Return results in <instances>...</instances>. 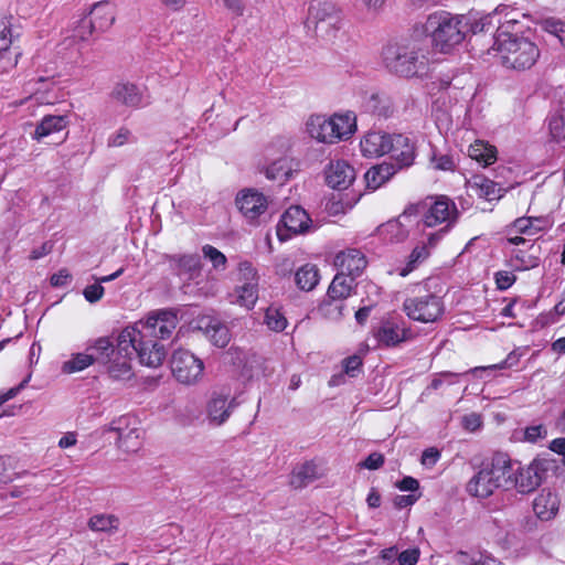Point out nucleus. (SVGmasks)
<instances>
[{
    "instance_id": "nucleus-1",
    "label": "nucleus",
    "mask_w": 565,
    "mask_h": 565,
    "mask_svg": "<svg viewBox=\"0 0 565 565\" xmlns=\"http://www.w3.org/2000/svg\"><path fill=\"white\" fill-rule=\"evenodd\" d=\"M382 61L391 73L404 78L418 76L427 68L426 52L415 39L387 43L382 50Z\"/></svg>"
},
{
    "instance_id": "nucleus-2",
    "label": "nucleus",
    "mask_w": 565,
    "mask_h": 565,
    "mask_svg": "<svg viewBox=\"0 0 565 565\" xmlns=\"http://www.w3.org/2000/svg\"><path fill=\"white\" fill-rule=\"evenodd\" d=\"M424 30L433 45L447 53L465 40L469 31V19L462 14L438 11L428 15Z\"/></svg>"
},
{
    "instance_id": "nucleus-3",
    "label": "nucleus",
    "mask_w": 565,
    "mask_h": 565,
    "mask_svg": "<svg viewBox=\"0 0 565 565\" xmlns=\"http://www.w3.org/2000/svg\"><path fill=\"white\" fill-rule=\"evenodd\" d=\"M491 49L504 67L514 71L530 70L541 55L533 41L508 32H498Z\"/></svg>"
},
{
    "instance_id": "nucleus-4",
    "label": "nucleus",
    "mask_w": 565,
    "mask_h": 565,
    "mask_svg": "<svg viewBox=\"0 0 565 565\" xmlns=\"http://www.w3.org/2000/svg\"><path fill=\"white\" fill-rule=\"evenodd\" d=\"M311 138L323 143H334L350 137L355 130V118L351 114L312 115L306 124Z\"/></svg>"
},
{
    "instance_id": "nucleus-5",
    "label": "nucleus",
    "mask_w": 565,
    "mask_h": 565,
    "mask_svg": "<svg viewBox=\"0 0 565 565\" xmlns=\"http://www.w3.org/2000/svg\"><path fill=\"white\" fill-rule=\"evenodd\" d=\"M139 333L132 328H125L116 339V351L107 361V372L115 381H129L134 376L131 361L134 341Z\"/></svg>"
},
{
    "instance_id": "nucleus-6",
    "label": "nucleus",
    "mask_w": 565,
    "mask_h": 565,
    "mask_svg": "<svg viewBox=\"0 0 565 565\" xmlns=\"http://www.w3.org/2000/svg\"><path fill=\"white\" fill-rule=\"evenodd\" d=\"M307 25L313 30L317 38L332 42L342 26L341 11L332 2H318L309 9Z\"/></svg>"
},
{
    "instance_id": "nucleus-7",
    "label": "nucleus",
    "mask_w": 565,
    "mask_h": 565,
    "mask_svg": "<svg viewBox=\"0 0 565 565\" xmlns=\"http://www.w3.org/2000/svg\"><path fill=\"white\" fill-rule=\"evenodd\" d=\"M412 206L417 207L416 215H422V220L427 227L444 224L441 228L450 230L459 216L455 202L445 195L429 196Z\"/></svg>"
},
{
    "instance_id": "nucleus-8",
    "label": "nucleus",
    "mask_w": 565,
    "mask_h": 565,
    "mask_svg": "<svg viewBox=\"0 0 565 565\" xmlns=\"http://www.w3.org/2000/svg\"><path fill=\"white\" fill-rule=\"evenodd\" d=\"M404 310L412 320L430 323L439 320L445 306L441 298L428 290L418 289V292L404 301Z\"/></svg>"
},
{
    "instance_id": "nucleus-9",
    "label": "nucleus",
    "mask_w": 565,
    "mask_h": 565,
    "mask_svg": "<svg viewBox=\"0 0 565 565\" xmlns=\"http://www.w3.org/2000/svg\"><path fill=\"white\" fill-rule=\"evenodd\" d=\"M177 326V315L171 310L163 309L149 313L145 320H139L128 328H132L139 333V337H136L138 340L141 339V335L166 340L172 335Z\"/></svg>"
},
{
    "instance_id": "nucleus-10",
    "label": "nucleus",
    "mask_w": 565,
    "mask_h": 565,
    "mask_svg": "<svg viewBox=\"0 0 565 565\" xmlns=\"http://www.w3.org/2000/svg\"><path fill=\"white\" fill-rule=\"evenodd\" d=\"M355 278L337 274L332 279L327 298L320 306L321 311L329 319H339L343 316V300L349 298L355 288Z\"/></svg>"
},
{
    "instance_id": "nucleus-11",
    "label": "nucleus",
    "mask_w": 565,
    "mask_h": 565,
    "mask_svg": "<svg viewBox=\"0 0 565 565\" xmlns=\"http://www.w3.org/2000/svg\"><path fill=\"white\" fill-rule=\"evenodd\" d=\"M170 366L173 376L182 384L193 385L203 377V361L189 350H175L172 353Z\"/></svg>"
},
{
    "instance_id": "nucleus-12",
    "label": "nucleus",
    "mask_w": 565,
    "mask_h": 565,
    "mask_svg": "<svg viewBox=\"0 0 565 565\" xmlns=\"http://www.w3.org/2000/svg\"><path fill=\"white\" fill-rule=\"evenodd\" d=\"M552 467V461L544 458H535L529 465H515L512 489L520 493H530L543 482L546 471Z\"/></svg>"
},
{
    "instance_id": "nucleus-13",
    "label": "nucleus",
    "mask_w": 565,
    "mask_h": 565,
    "mask_svg": "<svg viewBox=\"0 0 565 565\" xmlns=\"http://www.w3.org/2000/svg\"><path fill=\"white\" fill-rule=\"evenodd\" d=\"M258 274L252 263L245 260L238 264V285L233 302L248 310L253 309L258 299Z\"/></svg>"
},
{
    "instance_id": "nucleus-14",
    "label": "nucleus",
    "mask_w": 565,
    "mask_h": 565,
    "mask_svg": "<svg viewBox=\"0 0 565 565\" xmlns=\"http://www.w3.org/2000/svg\"><path fill=\"white\" fill-rule=\"evenodd\" d=\"M236 406V399L230 393L213 392L205 406L209 424L214 427L224 425Z\"/></svg>"
},
{
    "instance_id": "nucleus-15",
    "label": "nucleus",
    "mask_w": 565,
    "mask_h": 565,
    "mask_svg": "<svg viewBox=\"0 0 565 565\" xmlns=\"http://www.w3.org/2000/svg\"><path fill=\"white\" fill-rule=\"evenodd\" d=\"M311 220L308 213L300 206H290L281 216L277 226V235L280 241H286L291 234L303 233L309 228Z\"/></svg>"
},
{
    "instance_id": "nucleus-16",
    "label": "nucleus",
    "mask_w": 565,
    "mask_h": 565,
    "mask_svg": "<svg viewBox=\"0 0 565 565\" xmlns=\"http://www.w3.org/2000/svg\"><path fill=\"white\" fill-rule=\"evenodd\" d=\"M390 153L398 170L409 168L416 158L415 141L403 134H392L390 141Z\"/></svg>"
},
{
    "instance_id": "nucleus-17",
    "label": "nucleus",
    "mask_w": 565,
    "mask_h": 565,
    "mask_svg": "<svg viewBox=\"0 0 565 565\" xmlns=\"http://www.w3.org/2000/svg\"><path fill=\"white\" fill-rule=\"evenodd\" d=\"M130 417L122 416L113 420L107 430L117 434V446L125 451H136L140 446L141 431L130 427Z\"/></svg>"
},
{
    "instance_id": "nucleus-18",
    "label": "nucleus",
    "mask_w": 565,
    "mask_h": 565,
    "mask_svg": "<svg viewBox=\"0 0 565 565\" xmlns=\"http://www.w3.org/2000/svg\"><path fill=\"white\" fill-rule=\"evenodd\" d=\"M516 461L505 452H495L491 458L489 472L498 488L512 489Z\"/></svg>"
},
{
    "instance_id": "nucleus-19",
    "label": "nucleus",
    "mask_w": 565,
    "mask_h": 565,
    "mask_svg": "<svg viewBox=\"0 0 565 565\" xmlns=\"http://www.w3.org/2000/svg\"><path fill=\"white\" fill-rule=\"evenodd\" d=\"M134 354L136 353L142 365L149 367L160 366L166 358L164 347L156 342L152 338L141 335V339L134 341Z\"/></svg>"
},
{
    "instance_id": "nucleus-20",
    "label": "nucleus",
    "mask_w": 565,
    "mask_h": 565,
    "mask_svg": "<svg viewBox=\"0 0 565 565\" xmlns=\"http://www.w3.org/2000/svg\"><path fill=\"white\" fill-rule=\"evenodd\" d=\"M367 265L364 254L355 248H348L334 257V266L339 274L348 277H359Z\"/></svg>"
},
{
    "instance_id": "nucleus-21",
    "label": "nucleus",
    "mask_w": 565,
    "mask_h": 565,
    "mask_svg": "<svg viewBox=\"0 0 565 565\" xmlns=\"http://www.w3.org/2000/svg\"><path fill=\"white\" fill-rule=\"evenodd\" d=\"M196 328L217 348L226 347L231 340L228 328L217 318L203 316L199 318Z\"/></svg>"
},
{
    "instance_id": "nucleus-22",
    "label": "nucleus",
    "mask_w": 565,
    "mask_h": 565,
    "mask_svg": "<svg viewBox=\"0 0 565 565\" xmlns=\"http://www.w3.org/2000/svg\"><path fill=\"white\" fill-rule=\"evenodd\" d=\"M326 181L332 189H347L355 179V170L344 160L331 161L326 168Z\"/></svg>"
},
{
    "instance_id": "nucleus-23",
    "label": "nucleus",
    "mask_w": 565,
    "mask_h": 565,
    "mask_svg": "<svg viewBox=\"0 0 565 565\" xmlns=\"http://www.w3.org/2000/svg\"><path fill=\"white\" fill-rule=\"evenodd\" d=\"M559 505L558 494L550 489H542L532 503L533 511L541 521L553 520L558 513Z\"/></svg>"
},
{
    "instance_id": "nucleus-24",
    "label": "nucleus",
    "mask_w": 565,
    "mask_h": 565,
    "mask_svg": "<svg viewBox=\"0 0 565 565\" xmlns=\"http://www.w3.org/2000/svg\"><path fill=\"white\" fill-rule=\"evenodd\" d=\"M391 136L392 134L385 131H369L360 141L362 154L367 158H377L390 153Z\"/></svg>"
},
{
    "instance_id": "nucleus-25",
    "label": "nucleus",
    "mask_w": 565,
    "mask_h": 565,
    "mask_svg": "<svg viewBox=\"0 0 565 565\" xmlns=\"http://www.w3.org/2000/svg\"><path fill=\"white\" fill-rule=\"evenodd\" d=\"M236 204L244 216L249 220L257 218L267 207L266 198L255 190L242 191L236 198Z\"/></svg>"
},
{
    "instance_id": "nucleus-26",
    "label": "nucleus",
    "mask_w": 565,
    "mask_h": 565,
    "mask_svg": "<svg viewBox=\"0 0 565 565\" xmlns=\"http://www.w3.org/2000/svg\"><path fill=\"white\" fill-rule=\"evenodd\" d=\"M115 22V12L106 2L96 3L89 17L84 18V26L93 28L96 33L106 32Z\"/></svg>"
},
{
    "instance_id": "nucleus-27",
    "label": "nucleus",
    "mask_w": 565,
    "mask_h": 565,
    "mask_svg": "<svg viewBox=\"0 0 565 565\" xmlns=\"http://www.w3.org/2000/svg\"><path fill=\"white\" fill-rule=\"evenodd\" d=\"M374 337L381 345L394 347L407 339V330L394 320H385L374 330Z\"/></svg>"
},
{
    "instance_id": "nucleus-28",
    "label": "nucleus",
    "mask_w": 565,
    "mask_h": 565,
    "mask_svg": "<svg viewBox=\"0 0 565 565\" xmlns=\"http://www.w3.org/2000/svg\"><path fill=\"white\" fill-rule=\"evenodd\" d=\"M416 209L408 206L396 220H391L382 225L381 231L390 236L391 241L403 242L408 236V227L412 224V216L416 215Z\"/></svg>"
},
{
    "instance_id": "nucleus-29",
    "label": "nucleus",
    "mask_w": 565,
    "mask_h": 565,
    "mask_svg": "<svg viewBox=\"0 0 565 565\" xmlns=\"http://www.w3.org/2000/svg\"><path fill=\"white\" fill-rule=\"evenodd\" d=\"M111 98L125 106L138 108L145 104V94L132 83H118L111 90Z\"/></svg>"
},
{
    "instance_id": "nucleus-30",
    "label": "nucleus",
    "mask_w": 565,
    "mask_h": 565,
    "mask_svg": "<svg viewBox=\"0 0 565 565\" xmlns=\"http://www.w3.org/2000/svg\"><path fill=\"white\" fill-rule=\"evenodd\" d=\"M488 468L480 470L467 484V491L478 498H488L498 488Z\"/></svg>"
},
{
    "instance_id": "nucleus-31",
    "label": "nucleus",
    "mask_w": 565,
    "mask_h": 565,
    "mask_svg": "<svg viewBox=\"0 0 565 565\" xmlns=\"http://www.w3.org/2000/svg\"><path fill=\"white\" fill-rule=\"evenodd\" d=\"M398 167L393 162H382L380 164L371 167L365 172L366 186L371 190H376L385 182H387L396 172Z\"/></svg>"
},
{
    "instance_id": "nucleus-32",
    "label": "nucleus",
    "mask_w": 565,
    "mask_h": 565,
    "mask_svg": "<svg viewBox=\"0 0 565 565\" xmlns=\"http://www.w3.org/2000/svg\"><path fill=\"white\" fill-rule=\"evenodd\" d=\"M68 125V118L64 115H47L44 116L36 125L32 135L34 140H42L43 138L64 130Z\"/></svg>"
},
{
    "instance_id": "nucleus-33",
    "label": "nucleus",
    "mask_w": 565,
    "mask_h": 565,
    "mask_svg": "<svg viewBox=\"0 0 565 565\" xmlns=\"http://www.w3.org/2000/svg\"><path fill=\"white\" fill-rule=\"evenodd\" d=\"M323 476L322 468L315 461H307L292 472L290 483L295 488H303Z\"/></svg>"
},
{
    "instance_id": "nucleus-34",
    "label": "nucleus",
    "mask_w": 565,
    "mask_h": 565,
    "mask_svg": "<svg viewBox=\"0 0 565 565\" xmlns=\"http://www.w3.org/2000/svg\"><path fill=\"white\" fill-rule=\"evenodd\" d=\"M266 178L278 183L286 182L292 174V160L288 157H280L264 168Z\"/></svg>"
},
{
    "instance_id": "nucleus-35",
    "label": "nucleus",
    "mask_w": 565,
    "mask_h": 565,
    "mask_svg": "<svg viewBox=\"0 0 565 565\" xmlns=\"http://www.w3.org/2000/svg\"><path fill=\"white\" fill-rule=\"evenodd\" d=\"M468 156L483 167H488L497 160V148L483 140H476L469 146Z\"/></svg>"
},
{
    "instance_id": "nucleus-36",
    "label": "nucleus",
    "mask_w": 565,
    "mask_h": 565,
    "mask_svg": "<svg viewBox=\"0 0 565 565\" xmlns=\"http://www.w3.org/2000/svg\"><path fill=\"white\" fill-rule=\"evenodd\" d=\"M365 109L384 118L393 116L395 110L392 98L381 94H372L365 102Z\"/></svg>"
},
{
    "instance_id": "nucleus-37",
    "label": "nucleus",
    "mask_w": 565,
    "mask_h": 565,
    "mask_svg": "<svg viewBox=\"0 0 565 565\" xmlns=\"http://www.w3.org/2000/svg\"><path fill=\"white\" fill-rule=\"evenodd\" d=\"M320 280L319 269L316 265L306 264L295 274V281L299 289L310 291Z\"/></svg>"
},
{
    "instance_id": "nucleus-38",
    "label": "nucleus",
    "mask_w": 565,
    "mask_h": 565,
    "mask_svg": "<svg viewBox=\"0 0 565 565\" xmlns=\"http://www.w3.org/2000/svg\"><path fill=\"white\" fill-rule=\"evenodd\" d=\"M547 437V429L543 424L527 426L525 428L515 429L511 435L514 443L535 444Z\"/></svg>"
},
{
    "instance_id": "nucleus-39",
    "label": "nucleus",
    "mask_w": 565,
    "mask_h": 565,
    "mask_svg": "<svg viewBox=\"0 0 565 565\" xmlns=\"http://www.w3.org/2000/svg\"><path fill=\"white\" fill-rule=\"evenodd\" d=\"M96 362L94 354L89 352L72 354L71 359L62 364V372L65 374H72L81 372Z\"/></svg>"
},
{
    "instance_id": "nucleus-40",
    "label": "nucleus",
    "mask_w": 565,
    "mask_h": 565,
    "mask_svg": "<svg viewBox=\"0 0 565 565\" xmlns=\"http://www.w3.org/2000/svg\"><path fill=\"white\" fill-rule=\"evenodd\" d=\"M86 351H92L96 362L107 363L111 354L116 351V345L107 337H100L89 343Z\"/></svg>"
},
{
    "instance_id": "nucleus-41",
    "label": "nucleus",
    "mask_w": 565,
    "mask_h": 565,
    "mask_svg": "<svg viewBox=\"0 0 565 565\" xmlns=\"http://www.w3.org/2000/svg\"><path fill=\"white\" fill-rule=\"evenodd\" d=\"M118 526L119 519L114 514H96L88 520V527L94 532L113 533Z\"/></svg>"
},
{
    "instance_id": "nucleus-42",
    "label": "nucleus",
    "mask_w": 565,
    "mask_h": 565,
    "mask_svg": "<svg viewBox=\"0 0 565 565\" xmlns=\"http://www.w3.org/2000/svg\"><path fill=\"white\" fill-rule=\"evenodd\" d=\"M170 262L173 263L181 271L190 274L193 277L200 271L201 259L196 254L192 255H174L169 257Z\"/></svg>"
},
{
    "instance_id": "nucleus-43",
    "label": "nucleus",
    "mask_w": 565,
    "mask_h": 565,
    "mask_svg": "<svg viewBox=\"0 0 565 565\" xmlns=\"http://www.w3.org/2000/svg\"><path fill=\"white\" fill-rule=\"evenodd\" d=\"M429 254L428 246L424 244V242L418 243L412 250L407 264L398 269V275L406 277L419 263L424 262Z\"/></svg>"
},
{
    "instance_id": "nucleus-44",
    "label": "nucleus",
    "mask_w": 565,
    "mask_h": 565,
    "mask_svg": "<svg viewBox=\"0 0 565 565\" xmlns=\"http://www.w3.org/2000/svg\"><path fill=\"white\" fill-rule=\"evenodd\" d=\"M471 186L478 190V194L480 196H483L489 201L500 196V189L498 188V184L483 177H476L471 183Z\"/></svg>"
},
{
    "instance_id": "nucleus-45",
    "label": "nucleus",
    "mask_w": 565,
    "mask_h": 565,
    "mask_svg": "<svg viewBox=\"0 0 565 565\" xmlns=\"http://www.w3.org/2000/svg\"><path fill=\"white\" fill-rule=\"evenodd\" d=\"M265 323L270 330L281 332L286 329L288 322L278 308L269 307L265 312Z\"/></svg>"
},
{
    "instance_id": "nucleus-46",
    "label": "nucleus",
    "mask_w": 565,
    "mask_h": 565,
    "mask_svg": "<svg viewBox=\"0 0 565 565\" xmlns=\"http://www.w3.org/2000/svg\"><path fill=\"white\" fill-rule=\"evenodd\" d=\"M548 129L553 139L565 141V115L563 110H557L550 116Z\"/></svg>"
},
{
    "instance_id": "nucleus-47",
    "label": "nucleus",
    "mask_w": 565,
    "mask_h": 565,
    "mask_svg": "<svg viewBox=\"0 0 565 565\" xmlns=\"http://www.w3.org/2000/svg\"><path fill=\"white\" fill-rule=\"evenodd\" d=\"M12 18L0 19V54L7 53L13 42Z\"/></svg>"
},
{
    "instance_id": "nucleus-48",
    "label": "nucleus",
    "mask_w": 565,
    "mask_h": 565,
    "mask_svg": "<svg viewBox=\"0 0 565 565\" xmlns=\"http://www.w3.org/2000/svg\"><path fill=\"white\" fill-rule=\"evenodd\" d=\"M203 255L205 258H207L215 269H224L226 265V257L225 255L213 247L212 245H204L202 248Z\"/></svg>"
},
{
    "instance_id": "nucleus-49",
    "label": "nucleus",
    "mask_w": 565,
    "mask_h": 565,
    "mask_svg": "<svg viewBox=\"0 0 565 565\" xmlns=\"http://www.w3.org/2000/svg\"><path fill=\"white\" fill-rule=\"evenodd\" d=\"M134 136L131 131L126 127H120L107 139L108 147H122L124 145L132 141Z\"/></svg>"
},
{
    "instance_id": "nucleus-50",
    "label": "nucleus",
    "mask_w": 565,
    "mask_h": 565,
    "mask_svg": "<svg viewBox=\"0 0 565 565\" xmlns=\"http://www.w3.org/2000/svg\"><path fill=\"white\" fill-rule=\"evenodd\" d=\"M460 375L461 373L441 372L434 377V380L430 383V388L438 390L444 384L452 385L458 382Z\"/></svg>"
},
{
    "instance_id": "nucleus-51",
    "label": "nucleus",
    "mask_w": 565,
    "mask_h": 565,
    "mask_svg": "<svg viewBox=\"0 0 565 565\" xmlns=\"http://www.w3.org/2000/svg\"><path fill=\"white\" fill-rule=\"evenodd\" d=\"M104 291V287L98 281L97 284L86 286L85 289L83 290V295L88 302L95 303L103 298Z\"/></svg>"
},
{
    "instance_id": "nucleus-52",
    "label": "nucleus",
    "mask_w": 565,
    "mask_h": 565,
    "mask_svg": "<svg viewBox=\"0 0 565 565\" xmlns=\"http://www.w3.org/2000/svg\"><path fill=\"white\" fill-rule=\"evenodd\" d=\"M431 164L434 169L440 170V171H450L454 170L455 163L450 156L447 154H439L436 153L431 157Z\"/></svg>"
},
{
    "instance_id": "nucleus-53",
    "label": "nucleus",
    "mask_w": 565,
    "mask_h": 565,
    "mask_svg": "<svg viewBox=\"0 0 565 565\" xmlns=\"http://www.w3.org/2000/svg\"><path fill=\"white\" fill-rule=\"evenodd\" d=\"M361 367H362V360L358 355L349 356L343 361L344 372L351 377L356 376L359 374V372L361 371Z\"/></svg>"
},
{
    "instance_id": "nucleus-54",
    "label": "nucleus",
    "mask_w": 565,
    "mask_h": 565,
    "mask_svg": "<svg viewBox=\"0 0 565 565\" xmlns=\"http://www.w3.org/2000/svg\"><path fill=\"white\" fill-rule=\"evenodd\" d=\"M384 465V456L380 452L370 454L364 461L360 463L362 468L376 470Z\"/></svg>"
},
{
    "instance_id": "nucleus-55",
    "label": "nucleus",
    "mask_w": 565,
    "mask_h": 565,
    "mask_svg": "<svg viewBox=\"0 0 565 565\" xmlns=\"http://www.w3.org/2000/svg\"><path fill=\"white\" fill-rule=\"evenodd\" d=\"M359 199H354L353 201H344L343 199H340L339 201H333L330 204L329 211L332 214H340V213H347L348 211L352 210L355 203Z\"/></svg>"
},
{
    "instance_id": "nucleus-56",
    "label": "nucleus",
    "mask_w": 565,
    "mask_h": 565,
    "mask_svg": "<svg viewBox=\"0 0 565 565\" xmlns=\"http://www.w3.org/2000/svg\"><path fill=\"white\" fill-rule=\"evenodd\" d=\"M32 377V373L29 372L25 379L15 387L10 388L8 392L0 394V406L8 402L9 399L13 398L21 390H23L26 384L30 382ZM3 414H0L2 416Z\"/></svg>"
},
{
    "instance_id": "nucleus-57",
    "label": "nucleus",
    "mask_w": 565,
    "mask_h": 565,
    "mask_svg": "<svg viewBox=\"0 0 565 565\" xmlns=\"http://www.w3.org/2000/svg\"><path fill=\"white\" fill-rule=\"evenodd\" d=\"M94 33H96V31L93 28L84 26V18H83L78 21L77 25L74 28L73 38L77 39L79 41H87L93 36Z\"/></svg>"
},
{
    "instance_id": "nucleus-58",
    "label": "nucleus",
    "mask_w": 565,
    "mask_h": 565,
    "mask_svg": "<svg viewBox=\"0 0 565 565\" xmlns=\"http://www.w3.org/2000/svg\"><path fill=\"white\" fill-rule=\"evenodd\" d=\"M462 426L469 431H476L482 425L481 416L477 413H470L462 417Z\"/></svg>"
},
{
    "instance_id": "nucleus-59",
    "label": "nucleus",
    "mask_w": 565,
    "mask_h": 565,
    "mask_svg": "<svg viewBox=\"0 0 565 565\" xmlns=\"http://www.w3.org/2000/svg\"><path fill=\"white\" fill-rule=\"evenodd\" d=\"M515 281V276L510 271H499L495 274V282L499 289L505 290Z\"/></svg>"
},
{
    "instance_id": "nucleus-60",
    "label": "nucleus",
    "mask_w": 565,
    "mask_h": 565,
    "mask_svg": "<svg viewBox=\"0 0 565 565\" xmlns=\"http://www.w3.org/2000/svg\"><path fill=\"white\" fill-rule=\"evenodd\" d=\"M419 558V551L417 548H411L403 551L398 555L399 565H416Z\"/></svg>"
},
{
    "instance_id": "nucleus-61",
    "label": "nucleus",
    "mask_w": 565,
    "mask_h": 565,
    "mask_svg": "<svg viewBox=\"0 0 565 565\" xmlns=\"http://www.w3.org/2000/svg\"><path fill=\"white\" fill-rule=\"evenodd\" d=\"M564 26H565V24L562 21L554 20V19L546 20L544 23L545 30L548 33L557 36L561 42L564 41V39L562 36V33L564 32Z\"/></svg>"
},
{
    "instance_id": "nucleus-62",
    "label": "nucleus",
    "mask_w": 565,
    "mask_h": 565,
    "mask_svg": "<svg viewBox=\"0 0 565 565\" xmlns=\"http://www.w3.org/2000/svg\"><path fill=\"white\" fill-rule=\"evenodd\" d=\"M513 227L516 232L524 234H534L533 232V221L530 217H520L514 221Z\"/></svg>"
},
{
    "instance_id": "nucleus-63",
    "label": "nucleus",
    "mask_w": 565,
    "mask_h": 565,
    "mask_svg": "<svg viewBox=\"0 0 565 565\" xmlns=\"http://www.w3.org/2000/svg\"><path fill=\"white\" fill-rule=\"evenodd\" d=\"M439 457L440 452L436 448H428L422 455V463L426 467H433Z\"/></svg>"
},
{
    "instance_id": "nucleus-64",
    "label": "nucleus",
    "mask_w": 565,
    "mask_h": 565,
    "mask_svg": "<svg viewBox=\"0 0 565 565\" xmlns=\"http://www.w3.org/2000/svg\"><path fill=\"white\" fill-rule=\"evenodd\" d=\"M472 565H504L494 557L486 553H475V562Z\"/></svg>"
}]
</instances>
